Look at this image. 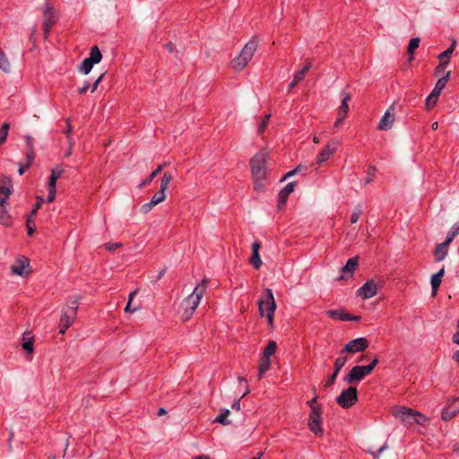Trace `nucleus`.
Masks as SVG:
<instances>
[{"label":"nucleus","instance_id":"09e8293b","mask_svg":"<svg viewBox=\"0 0 459 459\" xmlns=\"http://www.w3.org/2000/svg\"><path fill=\"white\" fill-rule=\"evenodd\" d=\"M437 97H433V94L430 93V95L426 99V101H425V106H426V108L428 110L431 109L432 108H434V106L436 105L437 101Z\"/></svg>","mask_w":459,"mask_h":459},{"label":"nucleus","instance_id":"a19ab883","mask_svg":"<svg viewBox=\"0 0 459 459\" xmlns=\"http://www.w3.org/2000/svg\"><path fill=\"white\" fill-rule=\"evenodd\" d=\"M230 411L225 410L222 413L218 415L216 419L214 420V422L222 424V425H229L230 423V420H228V416L230 415Z\"/></svg>","mask_w":459,"mask_h":459},{"label":"nucleus","instance_id":"864d4df0","mask_svg":"<svg viewBox=\"0 0 459 459\" xmlns=\"http://www.w3.org/2000/svg\"><path fill=\"white\" fill-rule=\"evenodd\" d=\"M44 200L41 197H38V202L35 204L33 210L31 211L30 216L34 217L39 209H40L42 203Z\"/></svg>","mask_w":459,"mask_h":459},{"label":"nucleus","instance_id":"6e6552de","mask_svg":"<svg viewBox=\"0 0 459 459\" xmlns=\"http://www.w3.org/2000/svg\"><path fill=\"white\" fill-rule=\"evenodd\" d=\"M394 104H392L385 112L377 126L380 131H386L392 128L395 120Z\"/></svg>","mask_w":459,"mask_h":459},{"label":"nucleus","instance_id":"c03bdc74","mask_svg":"<svg viewBox=\"0 0 459 459\" xmlns=\"http://www.w3.org/2000/svg\"><path fill=\"white\" fill-rule=\"evenodd\" d=\"M10 128L9 123H4L3 126L0 128V145H2L8 135V131Z\"/></svg>","mask_w":459,"mask_h":459},{"label":"nucleus","instance_id":"dca6fc26","mask_svg":"<svg viewBox=\"0 0 459 459\" xmlns=\"http://www.w3.org/2000/svg\"><path fill=\"white\" fill-rule=\"evenodd\" d=\"M459 411V398H454L451 403L443 410L442 420H449Z\"/></svg>","mask_w":459,"mask_h":459},{"label":"nucleus","instance_id":"e2e57ef3","mask_svg":"<svg viewBox=\"0 0 459 459\" xmlns=\"http://www.w3.org/2000/svg\"><path fill=\"white\" fill-rule=\"evenodd\" d=\"M374 176H375V168L370 167L369 170H368V176L366 179V184L370 183L372 181Z\"/></svg>","mask_w":459,"mask_h":459},{"label":"nucleus","instance_id":"603ef678","mask_svg":"<svg viewBox=\"0 0 459 459\" xmlns=\"http://www.w3.org/2000/svg\"><path fill=\"white\" fill-rule=\"evenodd\" d=\"M105 249L108 251H115L116 249L122 247V243L117 242V243H107L104 245Z\"/></svg>","mask_w":459,"mask_h":459},{"label":"nucleus","instance_id":"f704fd0d","mask_svg":"<svg viewBox=\"0 0 459 459\" xmlns=\"http://www.w3.org/2000/svg\"><path fill=\"white\" fill-rule=\"evenodd\" d=\"M277 349V344L274 341H269L268 344L264 350L263 357L270 359V357L274 354Z\"/></svg>","mask_w":459,"mask_h":459},{"label":"nucleus","instance_id":"a18cd8bd","mask_svg":"<svg viewBox=\"0 0 459 459\" xmlns=\"http://www.w3.org/2000/svg\"><path fill=\"white\" fill-rule=\"evenodd\" d=\"M165 193L159 190L157 193H155L152 199H151V202L154 204V205H157L159 204H160L161 202H163L165 200Z\"/></svg>","mask_w":459,"mask_h":459},{"label":"nucleus","instance_id":"7c9ffc66","mask_svg":"<svg viewBox=\"0 0 459 459\" xmlns=\"http://www.w3.org/2000/svg\"><path fill=\"white\" fill-rule=\"evenodd\" d=\"M94 64H98L101 61L102 54L97 46H93L90 51V56L88 57Z\"/></svg>","mask_w":459,"mask_h":459},{"label":"nucleus","instance_id":"5fc2aeb1","mask_svg":"<svg viewBox=\"0 0 459 459\" xmlns=\"http://www.w3.org/2000/svg\"><path fill=\"white\" fill-rule=\"evenodd\" d=\"M248 393H249V389H248V387H247V389H246L245 393L242 394V396H241L240 398H238V400H236V401L233 403V404H232L231 408H232L233 410H237V411H238V410L240 409V401H241V399H242L245 395H247Z\"/></svg>","mask_w":459,"mask_h":459},{"label":"nucleus","instance_id":"f257e3e1","mask_svg":"<svg viewBox=\"0 0 459 459\" xmlns=\"http://www.w3.org/2000/svg\"><path fill=\"white\" fill-rule=\"evenodd\" d=\"M266 163L267 152L264 150L260 151L250 160L249 165L255 191H261L264 186L267 173Z\"/></svg>","mask_w":459,"mask_h":459},{"label":"nucleus","instance_id":"423d86ee","mask_svg":"<svg viewBox=\"0 0 459 459\" xmlns=\"http://www.w3.org/2000/svg\"><path fill=\"white\" fill-rule=\"evenodd\" d=\"M368 347V340L364 337H359L349 342L340 351V354H343L345 352L354 354L365 351Z\"/></svg>","mask_w":459,"mask_h":459},{"label":"nucleus","instance_id":"1a4fd4ad","mask_svg":"<svg viewBox=\"0 0 459 459\" xmlns=\"http://www.w3.org/2000/svg\"><path fill=\"white\" fill-rule=\"evenodd\" d=\"M56 22L55 10L51 6H47L43 13V31L45 38L48 37L51 28Z\"/></svg>","mask_w":459,"mask_h":459},{"label":"nucleus","instance_id":"7ed1b4c3","mask_svg":"<svg viewBox=\"0 0 459 459\" xmlns=\"http://www.w3.org/2000/svg\"><path fill=\"white\" fill-rule=\"evenodd\" d=\"M257 47L258 41L253 38L245 45L240 54L231 61L232 68L236 71L243 70L252 59Z\"/></svg>","mask_w":459,"mask_h":459},{"label":"nucleus","instance_id":"ddd939ff","mask_svg":"<svg viewBox=\"0 0 459 459\" xmlns=\"http://www.w3.org/2000/svg\"><path fill=\"white\" fill-rule=\"evenodd\" d=\"M339 146V143L336 140H331L328 144L321 151L316 157V163L322 164L326 161L331 155H333Z\"/></svg>","mask_w":459,"mask_h":459},{"label":"nucleus","instance_id":"6e6d98bb","mask_svg":"<svg viewBox=\"0 0 459 459\" xmlns=\"http://www.w3.org/2000/svg\"><path fill=\"white\" fill-rule=\"evenodd\" d=\"M154 206L155 205L150 201L149 203H145L144 204L142 205L141 212L146 214L150 212Z\"/></svg>","mask_w":459,"mask_h":459},{"label":"nucleus","instance_id":"8fccbe9b","mask_svg":"<svg viewBox=\"0 0 459 459\" xmlns=\"http://www.w3.org/2000/svg\"><path fill=\"white\" fill-rule=\"evenodd\" d=\"M33 217H30L29 215L28 219H27V221H26V227H27V230H28V235L31 236L33 234V232L35 231V222H34V220L32 219Z\"/></svg>","mask_w":459,"mask_h":459},{"label":"nucleus","instance_id":"cd10ccee","mask_svg":"<svg viewBox=\"0 0 459 459\" xmlns=\"http://www.w3.org/2000/svg\"><path fill=\"white\" fill-rule=\"evenodd\" d=\"M166 163L159 165L156 169H154L142 183L139 185V188L142 189L145 186L149 185L153 178H155L162 170Z\"/></svg>","mask_w":459,"mask_h":459},{"label":"nucleus","instance_id":"052dcab7","mask_svg":"<svg viewBox=\"0 0 459 459\" xmlns=\"http://www.w3.org/2000/svg\"><path fill=\"white\" fill-rule=\"evenodd\" d=\"M316 399H317L316 397H314L312 400L307 402V404L311 408V411H313V409L315 411H321L320 406L316 405Z\"/></svg>","mask_w":459,"mask_h":459},{"label":"nucleus","instance_id":"338daca9","mask_svg":"<svg viewBox=\"0 0 459 459\" xmlns=\"http://www.w3.org/2000/svg\"><path fill=\"white\" fill-rule=\"evenodd\" d=\"M426 420V418L421 413L418 412V416L416 417L415 423L417 424H423Z\"/></svg>","mask_w":459,"mask_h":459},{"label":"nucleus","instance_id":"5701e85b","mask_svg":"<svg viewBox=\"0 0 459 459\" xmlns=\"http://www.w3.org/2000/svg\"><path fill=\"white\" fill-rule=\"evenodd\" d=\"M450 74H451L450 71L446 72V74L437 82V83L431 92L433 94V97H437V98L439 97L442 90L446 87V84L450 78Z\"/></svg>","mask_w":459,"mask_h":459},{"label":"nucleus","instance_id":"0eeeda50","mask_svg":"<svg viewBox=\"0 0 459 459\" xmlns=\"http://www.w3.org/2000/svg\"><path fill=\"white\" fill-rule=\"evenodd\" d=\"M368 369L365 366H355L344 377V381L350 385L359 382L369 375Z\"/></svg>","mask_w":459,"mask_h":459},{"label":"nucleus","instance_id":"4be33fe9","mask_svg":"<svg viewBox=\"0 0 459 459\" xmlns=\"http://www.w3.org/2000/svg\"><path fill=\"white\" fill-rule=\"evenodd\" d=\"M266 296L264 299L259 300L258 306H259V311L261 316L264 315V311L267 312V308L270 306L271 301H275L273 294V290L271 289L265 290Z\"/></svg>","mask_w":459,"mask_h":459},{"label":"nucleus","instance_id":"c85d7f7f","mask_svg":"<svg viewBox=\"0 0 459 459\" xmlns=\"http://www.w3.org/2000/svg\"><path fill=\"white\" fill-rule=\"evenodd\" d=\"M271 367V359L267 358H262L259 364L258 378L261 379L264 375L269 370Z\"/></svg>","mask_w":459,"mask_h":459},{"label":"nucleus","instance_id":"b1692460","mask_svg":"<svg viewBox=\"0 0 459 459\" xmlns=\"http://www.w3.org/2000/svg\"><path fill=\"white\" fill-rule=\"evenodd\" d=\"M22 349L25 350L30 354H32L34 351V337L30 334V333H24L22 337Z\"/></svg>","mask_w":459,"mask_h":459},{"label":"nucleus","instance_id":"37998d69","mask_svg":"<svg viewBox=\"0 0 459 459\" xmlns=\"http://www.w3.org/2000/svg\"><path fill=\"white\" fill-rule=\"evenodd\" d=\"M136 292H137V290H134V291H132L129 294L128 301H127V304H126V308H125V311L127 312V313H134V312L138 310L137 307H132V301H133Z\"/></svg>","mask_w":459,"mask_h":459},{"label":"nucleus","instance_id":"393cba45","mask_svg":"<svg viewBox=\"0 0 459 459\" xmlns=\"http://www.w3.org/2000/svg\"><path fill=\"white\" fill-rule=\"evenodd\" d=\"M5 204L0 202V224L9 227L12 225L13 220L5 208Z\"/></svg>","mask_w":459,"mask_h":459},{"label":"nucleus","instance_id":"a211bd4d","mask_svg":"<svg viewBox=\"0 0 459 459\" xmlns=\"http://www.w3.org/2000/svg\"><path fill=\"white\" fill-rule=\"evenodd\" d=\"M455 43L454 42L450 48H448L446 50H445L438 56L440 63H439L438 66L437 67V73H440L448 65V61L451 57V55L453 54L454 49H455Z\"/></svg>","mask_w":459,"mask_h":459},{"label":"nucleus","instance_id":"774afa93","mask_svg":"<svg viewBox=\"0 0 459 459\" xmlns=\"http://www.w3.org/2000/svg\"><path fill=\"white\" fill-rule=\"evenodd\" d=\"M458 331L453 335V342L459 345V319H458Z\"/></svg>","mask_w":459,"mask_h":459},{"label":"nucleus","instance_id":"a878e982","mask_svg":"<svg viewBox=\"0 0 459 459\" xmlns=\"http://www.w3.org/2000/svg\"><path fill=\"white\" fill-rule=\"evenodd\" d=\"M445 269L441 268L437 273L432 275L431 277V287H432V294L436 295L437 291L441 284V279L444 276Z\"/></svg>","mask_w":459,"mask_h":459},{"label":"nucleus","instance_id":"39448f33","mask_svg":"<svg viewBox=\"0 0 459 459\" xmlns=\"http://www.w3.org/2000/svg\"><path fill=\"white\" fill-rule=\"evenodd\" d=\"M30 260L25 256H19L11 266L13 274L26 277L30 273Z\"/></svg>","mask_w":459,"mask_h":459},{"label":"nucleus","instance_id":"4c0bfd02","mask_svg":"<svg viewBox=\"0 0 459 459\" xmlns=\"http://www.w3.org/2000/svg\"><path fill=\"white\" fill-rule=\"evenodd\" d=\"M420 46V39L414 38L411 39L409 42V45L407 47V51L411 55L409 57V61H411L413 59V52L415 49H417Z\"/></svg>","mask_w":459,"mask_h":459},{"label":"nucleus","instance_id":"680f3d73","mask_svg":"<svg viewBox=\"0 0 459 459\" xmlns=\"http://www.w3.org/2000/svg\"><path fill=\"white\" fill-rule=\"evenodd\" d=\"M305 74H306L304 73V71H301V70H300V71H298V72L294 74V78H293V79H294L296 82H300L301 81H303V80H304Z\"/></svg>","mask_w":459,"mask_h":459},{"label":"nucleus","instance_id":"20e7f679","mask_svg":"<svg viewBox=\"0 0 459 459\" xmlns=\"http://www.w3.org/2000/svg\"><path fill=\"white\" fill-rule=\"evenodd\" d=\"M358 401L357 388L350 386L342 391L340 395L336 398V403L344 409L350 408L354 405Z\"/></svg>","mask_w":459,"mask_h":459},{"label":"nucleus","instance_id":"412c9836","mask_svg":"<svg viewBox=\"0 0 459 459\" xmlns=\"http://www.w3.org/2000/svg\"><path fill=\"white\" fill-rule=\"evenodd\" d=\"M449 245L450 243L446 240H445L443 243L437 245L434 252L436 262H441L446 258Z\"/></svg>","mask_w":459,"mask_h":459},{"label":"nucleus","instance_id":"49530a36","mask_svg":"<svg viewBox=\"0 0 459 459\" xmlns=\"http://www.w3.org/2000/svg\"><path fill=\"white\" fill-rule=\"evenodd\" d=\"M270 117H271V115L267 114L261 120V122L258 125V129H257L258 134H262L264 132V130H265V128H266V126L268 125Z\"/></svg>","mask_w":459,"mask_h":459},{"label":"nucleus","instance_id":"0e129e2a","mask_svg":"<svg viewBox=\"0 0 459 459\" xmlns=\"http://www.w3.org/2000/svg\"><path fill=\"white\" fill-rule=\"evenodd\" d=\"M378 363V359L376 357L370 364L365 366L366 368H369L368 369V372L369 374L372 372V370L374 369V368L377 365Z\"/></svg>","mask_w":459,"mask_h":459},{"label":"nucleus","instance_id":"e433bc0d","mask_svg":"<svg viewBox=\"0 0 459 459\" xmlns=\"http://www.w3.org/2000/svg\"><path fill=\"white\" fill-rule=\"evenodd\" d=\"M276 309L275 301H271L269 307L267 308L266 318L271 328L273 327V316Z\"/></svg>","mask_w":459,"mask_h":459},{"label":"nucleus","instance_id":"f8f14e48","mask_svg":"<svg viewBox=\"0 0 459 459\" xmlns=\"http://www.w3.org/2000/svg\"><path fill=\"white\" fill-rule=\"evenodd\" d=\"M394 414L399 417L405 425H411L415 423L418 411L405 407H400L395 411Z\"/></svg>","mask_w":459,"mask_h":459},{"label":"nucleus","instance_id":"72a5a7b5","mask_svg":"<svg viewBox=\"0 0 459 459\" xmlns=\"http://www.w3.org/2000/svg\"><path fill=\"white\" fill-rule=\"evenodd\" d=\"M95 64L88 57L85 58L79 66V72L83 74H88Z\"/></svg>","mask_w":459,"mask_h":459},{"label":"nucleus","instance_id":"2f4dec72","mask_svg":"<svg viewBox=\"0 0 459 459\" xmlns=\"http://www.w3.org/2000/svg\"><path fill=\"white\" fill-rule=\"evenodd\" d=\"M172 180V175L169 172H165L160 180V190L165 193Z\"/></svg>","mask_w":459,"mask_h":459},{"label":"nucleus","instance_id":"2eb2a0df","mask_svg":"<svg viewBox=\"0 0 459 459\" xmlns=\"http://www.w3.org/2000/svg\"><path fill=\"white\" fill-rule=\"evenodd\" d=\"M359 264L358 257H351L348 259L346 264L342 267V275H340L337 280H348L349 278L352 277L353 272L357 268Z\"/></svg>","mask_w":459,"mask_h":459},{"label":"nucleus","instance_id":"9d476101","mask_svg":"<svg viewBox=\"0 0 459 459\" xmlns=\"http://www.w3.org/2000/svg\"><path fill=\"white\" fill-rule=\"evenodd\" d=\"M321 411H313L309 413V419H308V427L309 429L315 434V435H322L323 429L321 427L322 420H321Z\"/></svg>","mask_w":459,"mask_h":459},{"label":"nucleus","instance_id":"de8ad7c7","mask_svg":"<svg viewBox=\"0 0 459 459\" xmlns=\"http://www.w3.org/2000/svg\"><path fill=\"white\" fill-rule=\"evenodd\" d=\"M361 213H362V208H361V205L359 204L355 207V209L351 214V223H352V224L356 223L359 221Z\"/></svg>","mask_w":459,"mask_h":459},{"label":"nucleus","instance_id":"6ab92c4d","mask_svg":"<svg viewBox=\"0 0 459 459\" xmlns=\"http://www.w3.org/2000/svg\"><path fill=\"white\" fill-rule=\"evenodd\" d=\"M260 247L261 244L258 241H255L252 244V255L249 259V262L256 270H258L262 265V260L259 255Z\"/></svg>","mask_w":459,"mask_h":459},{"label":"nucleus","instance_id":"79ce46f5","mask_svg":"<svg viewBox=\"0 0 459 459\" xmlns=\"http://www.w3.org/2000/svg\"><path fill=\"white\" fill-rule=\"evenodd\" d=\"M347 359H348V357L347 356H340L338 357L335 361H334V365H333V368L334 370L333 371H336L337 373L340 372V370L342 369V368L345 365V363L347 362Z\"/></svg>","mask_w":459,"mask_h":459},{"label":"nucleus","instance_id":"4d7b16f0","mask_svg":"<svg viewBox=\"0 0 459 459\" xmlns=\"http://www.w3.org/2000/svg\"><path fill=\"white\" fill-rule=\"evenodd\" d=\"M104 74H100L96 80L95 82L91 84V92H94L97 89H98V86L100 85V83L101 82V81L103 80V77H104Z\"/></svg>","mask_w":459,"mask_h":459},{"label":"nucleus","instance_id":"473e14b6","mask_svg":"<svg viewBox=\"0 0 459 459\" xmlns=\"http://www.w3.org/2000/svg\"><path fill=\"white\" fill-rule=\"evenodd\" d=\"M63 172L64 170L58 167L53 169L49 178L48 186H56V180L62 176Z\"/></svg>","mask_w":459,"mask_h":459},{"label":"nucleus","instance_id":"c756f323","mask_svg":"<svg viewBox=\"0 0 459 459\" xmlns=\"http://www.w3.org/2000/svg\"><path fill=\"white\" fill-rule=\"evenodd\" d=\"M0 69L4 73H9L11 70V64L4 54V52L0 48Z\"/></svg>","mask_w":459,"mask_h":459},{"label":"nucleus","instance_id":"9b49d317","mask_svg":"<svg viewBox=\"0 0 459 459\" xmlns=\"http://www.w3.org/2000/svg\"><path fill=\"white\" fill-rule=\"evenodd\" d=\"M77 314L74 311L62 310L61 317L59 320V333L64 334L65 331L74 324Z\"/></svg>","mask_w":459,"mask_h":459},{"label":"nucleus","instance_id":"bf43d9fd","mask_svg":"<svg viewBox=\"0 0 459 459\" xmlns=\"http://www.w3.org/2000/svg\"><path fill=\"white\" fill-rule=\"evenodd\" d=\"M388 448V445L385 443L377 451V453H371V455H373L374 459H379V456L380 455Z\"/></svg>","mask_w":459,"mask_h":459},{"label":"nucleus","instance_id":"bb28decb","mask_svg":"<svg viewBox=\"0 0 459 459\" xmlns=\"http://www.w3.org/2000/svg\"><path fill=\"white\" fill-rule=\"evenodd\" d=\"M327 315L334 320L347 321L349 318V313L345 312L344 309L329 310Z\"/></svg>","mask_w":459,"mask_h":459},{"label":"nucleus","instance_id":"3c124183","mask_svg":"<svg viewBox=\"0 0 459 459\" xmlns=\"http://www.w3.org/2000/svg\"><path fill=\"white\" fill-rule=\"evenodd\" d=\"M56 198V186H48V203H52Z\"/></svg>","mask_w":459,"mask_h":459},{"label":"nucleus","instance_id":"69168bd1","mask_svg":"<svg viewBox=\"0 0 459 459\" xmlns=\"http://www.w3.org/2000/svg\"><path fill=\"white\" fill-rule=\"evenodd\" d=\"M89 89H90V84L88 82H85L84 85L78 90V93L81 95H83L87 92V91Z\"/></svg>","mask_w":459,"mask_h":459},{"label":"nucleus","instance_id":"f03ea898","mask_svg":"<svg viewBox=\"0 0 459 459\" xmlns=\"http://www.w3.org/2000/svg\"><path fill=\"white\" fill-rule=\"evenodd\" d=\"M208 280L204 279L197 284L193 292L188 295L181 303L183 321H187L193 316L195 310L198 307L200 300L206 292Z\"/></svg>","mask_w":459,"mask_h":459},{"label":"nucleus","instance_id":"58836bf2","mask_svg":"<svg viewBox=\"0 0 459 459\" xmlns=\"http://www.w3.org/2000/svg\"><path fill=\"white\" fill-rule=\"evenodd\" d=\"M459 234V221H456L452 228L450 229L446 240L450 244L454 240V238Z\"/></svg>","mask_w":459,"mask_h":459},{"label":"nucleus","instance_id":"4468645a","mask_svg":"<svg viewBox=\"0 0 459 459\" xmlns=\"http://www.w3.org/2000/svg\"><path fill=\"white\" fill-rule=\"evenodd\" d=\"M377 292V284L373 280L368 281L357 290V295L368 299L374 297Z\"/></svg>","mask_w":459,"mask_h":459},{"label":"nucleus","instance_id":"c9c22d12","mask_svg":"<svg viewBox=\"0 0 459 459\" xmlns=\"http://www.w3.org/2000/svg\"><path fill=\"white\" fill-rule=\"evenodd\" d=\"M350 100H351L350 94L343 93L342 104L338 110V115H342V113H345V114L348 113V111H349V104L348 103H349Z\"/></svg>","mask_w":459,"mask_h":459},{"label":"nucleus","instance_id":"aec40b11","mask_svg":"<svg viewBox=\"0 0 459 459\" xmlns=\"http://www.w3.org/2000/svg\"><path fill=\"white\" fill-rule=\"evenodd\" d=\"M295 188V182H290L288 183L283 189H281L279 193V204L278 206H283L289 195L294 191Z\"/></svg>","mask_w":459,"mask_h":459},{"label":"nucleus","instance_id":"ea45409f","mask_svg":"<svg viewBox=\"0 0 459 459\" xmlns=\"http://www.w3.org/2000/svg\"><path fill=\"white\" fill-rule=\"evenodd\" d=\"M79 307V297H72L67 301V308H65L67 311H74L77 314V309Z\"/></svg>","mask_w":459,"mask_h":459},{"label":"nucleus","instance_id":"13d9d810","mask_svg":"<svg viewBox=\"0 0 459 459\" xmlns=\"http://www.w3.org/2000/svg\"><path fill=\"white\" fill-rule=\"evenodd\" d=\"M338 374L339 373H337L336 371H333V373L329 377V378L325 382V387L331 386L335 382Z\"/></svg>","mask_w":459,"mask_h":459},{"label":"nucleus","instance_id":"f3484780","mask_svg":"<svg viewBox=\"0 0 459 459\" xmlns=\"http://www.w3.org/2000/svg\"><path fill=\"white\" fill-rule=\"evenodd\" d=\"M12 193V181L7 177L0 178V202L6 203L9 195Z\"/></svg>","mask_w":459,"mask_h":459}]
</instances>
